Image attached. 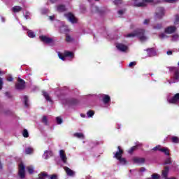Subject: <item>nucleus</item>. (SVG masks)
Listing matches in <instances>:
<instances>
[{
    "label": "nucleus",
    "instance_id": "nucleus-1",
    "mask_svg": "<svg viewBox=\"0 0 179 179\" xmlns=\"http://www.w3.org/2000/svg\"><path fill=\"white\" fill-rule=\"evenodd\" d=\"M126 37H138L142 42L148 40V36L145 35V30L143 29H136L134 32L127 34Z\"/></svg>",
    "mask_w": 179,
    "mask_h": 179
},
{
    "label": "nucleus",
    "instance_id": "nucleus-2",
    "mask_svg": "<svg viewBox=\"0 0 179 179\" xmlns=\"http://www.w3.org/2000/svg\"><path fill=\"white\" fill-rule=\"evenodd\" d=\"M123 153H124V151L122 150V149H121V147L120 146L117 147V151L113 153L114 155L113 157L119 160L120 164H122V165L127 164V160L125 159V158H122Z\"/></svg>",
    "mask_w": 179,
    "mask_h": 179
},
{
    "label": "nucleus",
    "instance_id": "nucleus-3",
    "mask_svg": "<svg viewBox=\"0 0 179 179\" xmlns=\"http://www.w3.org/2000/svg\"><path fill=\"white\" fill-rule=\"evenodd\" d=\"M171 72H173V76L171 78V80H168L169 85L171 83H177L179 82V69L177 67H171L170 68Z\"/></svg>",
    "mask_w": 179,
    "mask_h": 179
},
{
    "label": "nucleus",
    "instance_id": "nucleus-4",
    "mask_svg": "<svg viewBox=\"0 0 179 179\" xmlns=\"http://www.w3.org/2000/svg\"><path fill=\"white\" fill-rule=\"evenodd\" d=\"M152 2H153V0H143L142 2H139V0H131V3L133 6L141 8L146 6L148 3H152Z\"/></svg>",
    "mask_w": 179,
    "mask_h": 179
},
{
    "label": "nucleus",
    "instance_id": "nucleus-5",
    "mask_svg": "<svg viewBox=\"0 0 179 179\" xmlns=\"http://www.w3.org/2000/svg\"><path fill=\"white\" fill-rule=\"evenodd\" d=\"M58 57L60 59H62V61H65L66 57H69V58H73L74 55L72 52L65 51L64 55H62L61 52H58Z\"/></svg>",
    "mask_w": 179,
    "mask_h": 179
},
{
    "label": "nucleus",
    "instance_id": "nucleus-6",
    "mask_svg": "<svg viewBox=\"0 0 179 179\" xmlns=\"http://www.w3.org/2000/svg\"><path fill=\"white\" fill-rule=\"evenodd\" d=\"M41 41L45 43V44H49L50 45H54V39L49 38L46 36H39Z\"/></svg>",
    "mask_w": 179,
    "mask_h": 179
},
{
    "label": "nucleus",
    "instance_id": "nucleus-7",
    "mask_svg": "<svg viewBox=\"0 0 179 179\" xmlns=\"http://www.w3.org/2000/svg\"><path fill=\"white\" fill-rule=\"evenodd\" d=\"M152 150H159V152H162V153H164L166 156H169L170 155V150L168 148L163 147L162 148V145H157L154 148H152Z\"/></svg>",
    "mask_w": 179,
    "mask_h": 179
},
{
    "label": "nucleus",
    "instance_id": "nucleus-8",
    "mask_svg": "<svg viewBox=\"0 0 179 179\" xmlns=\"http://www.w3.org/2000/svg\"><path fill=\"white\" fill-rule=\"evenodd\" d=\"M65 17L69 20V22H71V23H77L78 19L73 15L71 13H67L64 14Z\"/></svg>",
    "mask_w": 179,
    "mask_h": 179
},
{
    "label": "nucleus",
    "instance_id": "nucleus-9",
    "mask_svg": "<svg viewBox=\"0 0 179 179\" xmlns=\"http://www.w3.org/2000/svg\"><path fill=\"white\" fill-rule=\"evenodd\" d=\"M62 103L66 106H75L76 104H78V101L75 99H63Z\"/></svg>",
    "mask_w": 179,
    "mask_h": 179
},
{
    "label": "nucleus",
    "instance_id": "nucleus-10",
    "mask_svg": "<svg viewBox=\"0 0 179 179\" xmlns=\"http://www.w3.org/2000/svg\"><path fill=\"white\" fill-rule=\"evenodd\" d=\"M25 86L24 80H22V78H19L17 83L15 84V89H17V90H23Z\"/></svg>",
    "mask_w": 179,
    "mask_h": 179
},
{
    "label": "nucleus",
    "instance_id": "nucleus-11",
    "mask_svg": "<svg viewBox=\"0 0 179 179\" xmlns=\"http://www.w3.org/2000/svg\"><path fill=\"white\" fill-rule=\"evenodd\" d=\"M163 16H164V8L162 7L157 8L155 13L156 19H162Z\"/></svg>",
    "mask_w": 179,
    "mask_h": 179
},
{
    "label": "nucleus",
    "instance_id": "nucleus-12",
    "mask_svg": "<svg viewBox=\"0 0 179 179\" xmlns=\"http://www.w3.org/2000/svg\"><path fill=\"white\" fill-rule=\"evenodd\" d=\"M102 101L105 106V107H108L110 106V102L111 101V98L110 96L107 94H103L102 95Z\"/></svg>",
    "mask_w": 179,
    "mask_h": 179
},
{
    "label": "nucleus",
    "instance_id": "nucleus-13",
    "mask_svg": "<svg viewBox=\"0 0 179 179\" xmlns=\"http://www.w3.org/2000/svg\"><path fill=\"white\" fill-rule=\"evenodd\" d=\"M26 169V166L23 165V163H21L19 164V171H18V175L20 176V178H24L25 176L24 170Z\"/></svg>",
    "mask_w": 179,
    "mask_h": 179
},
{
    "label": "nucleus",
    "instance_id": "nucleus-14",
    "mask_svg": "<svg viewBox=\"0 0 179 179\" xmlns=\"http://www.w3.org/2000/svg\"><path fill=\"white\" fill-rule=\"evenodd\" d=\"M169 103L171 104H178L179 103V93L176 94L173 97L168 99Z\"/></svg>",
    "mask_w": 179,
    "mask_h": 179
},
{
    "label": "nucleus",
    "instance_id": "nucleus-15",
    "mask_svg": "<svg viewBox=\"0 0 179 179\" xmlns=\"http://www.w3.org/2000/svg\"><path fill=\"white\" fill-rule=\"evenodd\" d=\"M176 30H177V27L175 26H169L165 28L164 31L166 34H173V33H175Z\"/></svg>",
    "mask_w": 179,
    "mask_h": 179
},
{
    "label": "nucleus",
    "instance_id": "nucleus-16",
    "mask_svg": "<svg viewBox=\"0 0 179 179\" xmlns=\"http://www.w3.org/2000/svg\"><path fill=\"white\" fill-rule=\"evenodd\" d=\"M116 48L119 51H121V52H125L127 51V50H128V46H127L122 43H117Z\"/></svg>",
    "mask_w": 179,
    "mask_h": 179
},
{
    "label": "nucleus",
    "instance_id": "nucleus-17",
    "mask_svg": "<svg viewBox=\"0 0 179 179\" xmlns=\"http://www.w3.org/2000/svg\"><path fill=\"white\" fill-rule=\"evenodd\" d=\"M59 156L63 163H66V160H68V158L66 157V155L65 154V151H64V150H59Z\"/></svg>",
    "mask_w": 179,
    "mask_h": 179
},
{
    "label": "nucleus",
    "instance_id": "nucleus-18",
    "mask_svg": "<svg viewBox=\"0 0 179 179\" xmlns=\"http://www.w3.org/2000/svg\"><path fill=\"white\" fill-rule=\"evenodd\" d=\"M64 169L66 171L67 176H69L70 177L75 176V171H72L68 166H64Z\"/></svg>",
    "mask_w": 179,
    "mask_h": 179
},
{
    "label": "nucleus",
    "instance_id": "nucleus-19",
    "mask_svg": "<svg viewBox=\"0 0 179 179\" xmlns=\"http://www.w3.org/2000/svg\"><path fill=\"white\" fill-rule=\"evenodd\" d=\"M147 52L149 57H155L157 54L155 48L147 49Z\"/></svg>",
    "mask_w": 179,
    "mask_h": 179
},
{
    "label": "nucleus",
    "instance_id": "nucleus-20",
    "mask_svg": "<svg viewBox=\"0 0 179 179\" xmlns=\"http://www.w3.org/2000/svg\"><path fill=\"white\" fill-rule=\"evenodd\" d=\"M170 169L169 168V166H165L164 169L162 171V177H164V178L166 179L167 176H169V171Z\"/></svg>",
    "mask_w": 179,
    "mask_h": 179
},
{
    "label": "nucleus",
    "instance_id": "nucleus-21",
    "mask_svg": "<svg viewBox=\"0 0 179 179\" xmlns=\"http://www.w3.org/2000/svg\"><path fill=\"white\" fill-rule=\"evenodd\" d=\"M167 34H166V31H164V32L160 33L158 35V37L160 40H166V38H169V36H167Z\"/></svg>",
    "mask_w": 179,
    "mask_h": 179
},
{
    "label": "nucleus",
    "instance_id": "nucleus-22",
    "mask_svg": "<svg viewBox=\"0 0 179 179\" xmlns=\"http://www.w3.org/2000/svg\"><path fill=\"white\" fill-rule=\"evenodd\" d=\"M51 156H52V151H45L43 155V159H50V157H51Z\"/></svg>",
    "mask_w": 179,
    "mask_h": 179
},
{
    "label": "nucleus",
    "instance_id": "nucleus-23",
    "mask_svg": "<svg viewBox=\"0 0 179 179\" xmlns=\"http://www.w3.org/2000/svg\"><path fill=\"white\" fill-rule=\"evenodd\" d=\"M133 161L134 162V163H137L138 164H141V163H145V159L143 158L134 157L133 159Z\"/></svg>",
    "mask_w": 179,
    "mask_h": 179
},
{
    "label": "nucleus",
    "instance_id": "nucleus-24",
    "mask_svg": "<svg viewBox=\"0 0 179 179\" xmlns=\"http://www.w3.org/2000/svg\"><path fill=\"white\" fill-rule=\"evenodd\" d=\"M25 153L26 155H32V153H34V148L31 147H28L25 149Z\"/></svg>",
    "mask_w": 179,
    "mask_h": 179
},
{
    "label": "nucleus",
    "instance_id": "nucleus-25",
    "mask_svg": "<svg viewBox=\"0 0 179 179\" xmlns=\"http://www.w3.org/2000/svg\"><path fill=\"white\" fill-rule=\"evenodd\" d=\"M22 7L19 6H15L14 7L12 8L11 10L13 12H14V13H16L17 12H20L22 10Z\"/></svg>",
    "mask_w": 179,
    "mask_h": 179
},
{
    "label": "nucleus",
    "instance_id": "nucleus-26",
    "mask_svg": "<svg viewBox=\"0 0 179 179\" xmlns=\"http://www.w3.org/2000/svg\"><path fill=\"white\" fill-rule=\"evenodd\" d=\"M26 169L29 174H33V173H34V166H31V165L28 166H27Z\"/></svg>",
    "mask_w": 179,
    "mask_h": 179
},
{
    "label": "nucleus",
    "instance_id": "nucleus-27",
    "mask_svg": "<svg viewBox=\"0 0 179 179\" xmlns=\"http://www.w3.org/2000/svg\"><path fill=\"white\" fill-rule=\"evenodd\" d=\"M57 9L58 12H65L66 10V8L64 5L58 6Z\"/></svg>",
    "mask_w": 179,
    "mask_h": 179
},
{
    "label": "nucleus",
    "instance_id": "nucleus-28",
    "mask_svg": "<svg viewBox=\"0 0 179 179\" xmlns=\"http://www.w3.org/2000/svg\"><path fill=\"white\" fill-rule=\"evenodd\" d=\"M139 146H142V144L141 143H138L136 145L132 147L131 148H130V150L128 151V153H132L134 152V150H136V149H138V148H139Z\"/></svg>",
    "mask_w": 179,
    "mask_h": 179
},
{
    "label": "nucleus",
    "instance_id": "nucleus-29",
    "mask_svg": "<svg viewBox=\"0 0 179 179\" xmlns=\"http://www.w3.org/2000/svg\"><path fill=\"white\" fill-rule=\"evenodd\" d=\"M74 136L76 138H78L79 139H85V135L82 133H76L74 134Z\"/></svg>",
    "mask_w": 179,
    "mask_h": 179
},
{
    "label": "nucleus",
    "instance_id": "nucleus-30",
    "mask_svg": "<svg viewBox=\"0 0 179 179\" xmlns=\"http://www.w3.org/2000/svg\"><path fill=\"white\" fill-rule=\"evenodd\" d=\"M27 34L28 37H29L30 38H34V37H36V34L31 30H28Z\"/></svg>",
    "mask_w": 179,
    "mask_h": 179
},
{
    "label": "nucleus",
    "instance_id": "nucleus-31",
    "mask_svg": "<svg viewBox=\"0 0 179 179\" xmlns=\"http://www.w3.org/2000/svg\"><path fill=\"white\" fill-rule=\"evenodd\" d=\"M4 74L5 73H3L0 70V76H2V75H4ZM2 86H3V80H2L1 78H0V90L2 89Z\"/></svg>",
    "mask_w": 179,
    "mask_h": 179
},
{
    "label": "nucleus",
    "instance_id": "nucleus-32",
    "mask_svg": "<svg viewBox=\"0 0 179 179\" xmlns=\"http://www.w3.org/2000/svg\"><path fill=\"white\" fill-rule=\"evenodd\" d=\"M43 95L45 97V100H47V101H51V98L48 95V93H47L46 92H43Z\"/></svg>",
    "mask_w": 179,
    "mask_h": 179
},
{
    "label": "nucleus",
    "instance_id": "nucleus-33",
    "mask_svg": "<svg viewBox=\"0 0 179 179\" xmlns=\"http://www.w3.org/2000/svg\"><path fill=\"white\" fill-rule=\"evenodd\" d=\"M23 100L25 107H29V98L27 97V96H24Z\"/></svg>",
    "mask_w": 179,
    "mask_h": 179
},
{
    "label": "nucleus",
    "instance_id": "nucleus-34",
    "mask_svg": "<svg viewBox=\"0 0 179 179\" xmlns=\"http://www.w3.org/2000/svg\"><path fill=\"white\" fill-rule=\"evenodd\" d=\"M171 140L173 143H179V138L176 136H172Z\"/></svg>",
    "mask_w": 179,
    "mask_h": 179
},
{
    "label": "nucleus",
    "instance_id": "nucleus-35",
    "mask_svg": "<svg viewBox=\"0 0 179 179\" xmlns=\"http://www.w3.org/2000/svg\"><path fill=\"white\" fill-rule=\"evenodd\" d=\"M163 27V25L162 24H157L156 25H153V29L155 30H160Z\"/></svg>",
    "mask_w": 179,
    "mask_h": 179
},
{
    "label": "nucleus",
    "instance_id": "nucleus-36",
    "mask_svg": "<svg viewBox=\"0 0 179 179\" xmlns=\"http://www.w3.org/2000/svg\"><path fill=\"white\" fill-rule=\"evenodd\" d=\"M179 40V35L176 34L172 36L171 41H178Z\"/></svg>",
    "mask_w": 179,
    "mask_h": 179
},
{
    "label": "nucleus",
    "instance_id": "nucleus-37",
    "mask_svg": "<svg viewBox=\"0 0 179 179\" xmlns=\"http://www.w3.org/2000/svg\"><path fill=\"white\" fill-rule=\"evenodd\" d=\"M22 135L24 138H29V131H27V129H24Z\"/></svg>",
    "mask_w": 179,
    "mask_h": 179
},
{
    "label": "nucleus",
    "instance_id": "nucleus-38",
    "mask_svg": "<svg viewBox=\"0 0 179 179\" xmlns=\"http://www.w3.org/2000/svg\"><path fill=\"white\" fill-rule=\"evenodd\" d=\"M42 122H43V124H45V125H47V124H48V120L47 119V116H43V117Z\"/></svg>",
    "mask_w": 179,
    "mask_h": 179
},
{
    "label": "nucleus",
    "instance_id": "nucleus-39",
    "mask_svg": "<svg viewBox=\"0 0 179 179\" xmlns=\"http://www.w3.org/2000/svg\"><path fill=\"white\" fill-rule=\"evenodd\" d=\"M113 3H115V5H121V3H122V0H115L113 1Z\"/></svg>",
    "mask_w": 179,
    "mask_h": 179
},
{
    "label": "nucleus",
    "instance_id": "nucleus-40",
    "mask_svg": "<svg viewBox=\"0 0 179 179\" xmlns=\"http://www.w3.org/2000/svg\"><path fill=\"white\" fill-rule=\"evenodd\" d=\"M56 121H57V123L59 125L61 124H62V119L59 117H56Z\"/></svg>",
    "mask_w": 179,
    "mask_h": 179
},
{
    "label": "nucleus",
    "instance_id": "nucleus-41",
    "mask_svg": "<svg viewBox=\"0 0 179 179\" xmlns=\"http://www.w3.org/2000/svg\"><path fill=\"white\" fill-rule=\"evenodd\" d=\"M94 115V112L93 110H90L87 112V117H93Z\"/></svg>",
    "mask_w": 179,
    "mask_h": 179
},
{
    "label": "nucleus",
    "instance_id": "nucleus-42",
    "mask_svg": "<svg viewBox=\"0 0 179 179\" xmlns=\"http://www.w3.org/2000/svg\"><path fill=\"white\" fill-rule=\"evenodd\" d=\"M164 2H167L168 3H173L174 2H177L178 0H163Z\"/></svg>",
    "mask_w": 179,
    "mask_h": 179
},
{
    "label": "nucleus",
    "instance_id": "nucleus-43",
    "mask_svg": "<svg viewBox=\"0 0 179 179\" xmlns=\"http://www.w3.org/2000/svg\"><path fill=\"white\" fill-rule=\"evenodd\" d=\"M66 41H67V43H71V41H72V37H71L70 36L67 35L66 36Z\"/></svg>",
    "mask_w": 179,
    "mask_h": 179
},
{
    "label": "nucleus",
    "instance_id": "nucleus-44",
    "mask_svg": "<svg viewBox=\"0 0 179 179\" xmlns=\"http://www.w3.org/2000/svg\"><path fill=\"white\" fill-rule=\"evenodd\" d=\"M175 24H179V15H176V19H175Z\"/></svg>",
    "mask_w": 179,
    "mask_h": 179
},
{
    "label": "nucleus",
    "instance_id": "nucleus-45",
    "mask_svg": "<svg viewBox=\"0 0 179 179\" xmlns=\"http://www.w3.org/2000/svg\"><path fill=\"white\" fill-rule=\"evenodd\" d=\"M135 65H136V62H131L129 63V66L130 68H132V66H135Z\"/></svg>",
    "mask_w": 179,
    "mask_h": 179
},
{
    "label": "nucleus",
    "instance_id": "nucleus-46",
    "mask_svg": "<svg viewBox=\"0 0 179 179\" xmlns=\"http://www.w3.org/2000/svg\"><path fill=\"white\" fill-rule=\"evenodd\" d=\"M124 12H125V10H120L118 12H117V13H118V15H124Z\"/></svg>",
    "mask_w": 179,
    "mask_h": 179
},
{
    "label": "nucleus",
    "instance_id": "nucleus-47",
    "mask_svg": "<svg viewBox=\"0 0 179 179\" xmlns=\"http://www.w3.org/2000/svg\"><path fill=\"white\" fill-rule=\"evenodd\" d=\"M92 10H94V12H99V7L97 6H93Z\"/></svg>",
    "mask_w": 179,
    "mask_h": 179
},
{
    "label": "nucleus",
    "instance_id": "nucleus-48",
    "mask_svg": "<svg viewBox=\"0 0 179 179\" xmlns=\"http://www.w3.org/2000/svg\"><path fill=\"white\" fill-rule=\"evenodd\" d=\"M7 80L8 82H12L13 80V78L10 76H9L8 78H7Z\"/></svg>",
    "mask_w": 179,
    "mask_h": 179
},
{
    "label": "nucleus",
    "instance_id": "nucleus-49",
    "mask_svg": "<svg viewBox=\"0 0 179 179\" xmlns=\"http://www.w3.org/2000/svg\"><path fill=\"white\" fill-rule=\"evenodd\" d=\"M149 22H150V20L146 19V20H144L143 24H148Z\"/></svg>",
    "mask_w": 179,
    "mask_h": 179
},
{
    "label": "nucleus",
    "instance_id": "nucleus-50",
    "mask_svg": "<svg viewBox=\"0 0 179 179\" xmlns=\"http://www.w3.org/2000/svg\"><path fill=\"white\" fill-rule=\"evenodd\" d=\"M170 163H171V159L170 158H169L165 162V164H170Z\"/></svg>",
    "mask_w": 179,
    "mask_h": 179
},
{
    "label": "nucleus",
    "instance_id": "nucleus-51",
    "mask_svg": "<svg viewBox=\"0 0 179 179\" xmlns=\"http://www.w3.org/2000/svg\"><path fill=\"white\" fill-rule=\"evenodd\" d=\"M167 55H173V52L171 50H169L166 52Z\"/></svg>",
    "mask_w": 179,
    "mask_h": 179
},
{
    "label": "nucleus",
    "instance_id": "nucleus-52",
    "mask_svg": "<svg viewBox=\"0 0 179 179\" xmlns=\"http://www.w3.org/2000/svg\"><path fill=\"white\" fill-rule=\"evenodd\" d=\"M50 20H54L55 19V15H52L49 17Z\"/></svg>",
    "mask_w": 179,
    "mask_h": 179
},
{
    "label": "nucleus",
    "instance_id": "nucleus-53",
    "mask_svg": "<svg viewBox=\"0 0 179 179\" xmlns=\"http://www.w3.org/2000/svg\"><path fill=\"white\" fill-rule=\"evenodd\" d=\"M6 97H10V94L9 92H6Z\"/></svg>",
    "mask_w": 179,
    "mask_h": 179
},
{
    "label": "nucleus",
    "instance_id": "nucleus-54",
    "mask_svg": "<svg viewBox=\"0 0 179 179\" xmlns=\"http://www.w3.org/2000/svg\"><path fill=\"white\" fill-rule=\"evenodd\" d=\"M146 169L145 168H141L140 171H141V173H143V171H145Z\"/></svg>",
    "mask_w": 179,
    "mask_h": 179
},
{
    "label": "nucleus",
    "instance_id": "nucleus-55",
    "mask_svg": "<svg viewBox=\"0 0 179 179\" xmlns=\"http://www.w3.org/2000/svg\"><path fill=\"white\" fill-rule=\"evenodd\" d=\"M1 19L3 22H5V18L3 17H1Z\"/></svg>",
    "mask_w": 179,
    "mask_h": 179
},
{
    "label": "nucleus",
    "instance_id": "nucleus-56",
    "mask_svg": "<svg viewBox=\"0 0 179 179\" xmlns=\"http://www.w3.org/2000/svg\"><path fill=\"white\" fill-rule=\"evenodd\" d=\"M22 29H23V30H27V28L24 26H22Z\"/></svg>",
    "mask_w": 179,
    "mask_h": 179
},
{
    "label": "nucleus",
    "instance_id": "nucleus-57",
    "mask_svg": "<svg viewBox=\"0 0 179 179\" xmlns=\"http://www.w3.org/2000/svg\"><path fill=\"white\" fill-rule=\"evenodd\" d=\"M120 128H121V126H120V124H117V129H120Z\"/></svg>",
    "mask_w": 179,
    "mask_h": 179
},
{
    "label": "nucleus",
    "instance_id": "nucleus-58",
    "mask_svg": "<svg viewBox=\"0 0 179 179\" xmlns=\"http://www.w3.org/2000/svg\"><path fill=\"white\" fill-rule=\"evenodd\" d=\"M80 116H81L83 118H85V115L81 114Z\"/></svg>",
    "mask_w": 179,
    "mask_h": 179
},
{
    "label": "nucleus",
    "instance_id": "nucleus-59",
    "mask_svg": "<svg viewBox=\"0 0 179 179\" xmlns=\"http://www.w3.org/2000/svg\"><path fill=\"white\" fill-rule=\"evenodd\" d=\"M166 179H176V178H166Z\"/></svg>",
    "mask_w": 179,
    "mask_h": 179
},
{
    "label": "nucleus",
    "instance_id": "nucleus-60",
    "mask_svg": "<svg viewBox=\"0 0 179 179\" xmlns=\"http://www.w3.org/2000/svg\"><path fill=\"white\" fill-rule=\"evenodd\" d=\"M0 169H2V164L0 163Z\"/></svg>",
    "mask_w": 179,
    "mask_h": 179
},
{
    "label": "nucleus",
    "instance_id": "nucleus-61",
    "mask_svg": "<svg viewBox=\"0 0 179 179\" xmlns=\"http://www.w3.org/2000/svg\"><path fill=\"white\" fill-rule=\"evenodd\" d=\"M52 3H55V1H52Z\"/></svg>",
    "mask_w": 179,
    "mask_h": 179
},
{
    "label": "nucleus",
    "instance_id": "nucleus-62",
    "mask_svg": "<svg viewBox=\"0 0 179 179\" xmlns=\"http://www.w3.org/2000/svg\"><path fill=\"white\" fill-rule=\"evenodd\" d=\"M26 19H27V16H25Z\"/></svg>",
    "mask_w": 179,
    "mask_h": 179
},
{
    "label": "nucleus",
    "instance_id": "nucleus-63",
    "mask_svg": "<svg viewBox=\"0 0 179 179\" xmlns=\"http://www.w3.org/2000/svg\"><path fill=\"white\" fill-rule=\"evenodd\" d=\"M178 65H179V62H178Z\"/></svg>",
    "mask_w": 179,
    "mask_h": 179
},
{
    "label": "nucleus",
    "instance_id": "nucleus-64",
    "mask_svg": "<svg viewBox=\"0 0 179 179\" xmlns=\"http://www.w3.org/2000/svg\"><path fill=\"white\" fill-rule=\"evenodd\" d=\"M95 1H99V0H95Z\"/></svg>",
    "mask_w": 179,
    "mask_h": 179
}]
</instances>
